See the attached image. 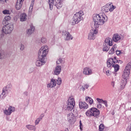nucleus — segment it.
Listing matches in <instances>:
<instances>
[{
	"label": "nucleus",
	"mask_w": 131,
	"mask_h": 131,
	"mask_svg": "<svg viewBox=\"0 0 131 131\" xmlns=\"http://www.w3.org/2000/svg\"><path fill=\"white\" fill-rule=\"evenodd\" d=\"M49 53V47L47 46L42 47L38 51V59L36 61V65L38 67L41 66L45 63V59Z\"/></svg>",
	"instance_id": "1"
},
{
	"label": "nucleus",
	"mask_w": 131,
	"mask_h": 131,
	"mask_svg": "<svg viewBox=\"0 0 131 131\" xmlns=\"http://www.w3.org/2000/svg\"><path fill=\"white\" fill-rule=\"evenodd\" d=\"M94 25L96 28H98L99 25H103L107 21V16L100 14H94L93 15Z\"/></svg>",
	"instance_id": "2"
},
{
	"label": "nucleus",
	"mask_w": 131,
	"mask_h": 131,
	"mask_svg": "<svg viewBox=\"0 0 131 131\" xmlns=\"http://www.w3.org/2000/svg\"><path fill=\"white\" fill-rule=\"evenodd\" d=\"M84 15L83 11L82 10H80V11L76 13L73 17V20L72 21L73 25H75V24H78L81 21V20L83 19L82 16Z\"/></svg>",
	"instance_id": "3"
},
{
	"label": "nucleus",
	"mask_w": 131,
	"mask_h": 131,
	"mask_svg": "<svg viewBox=\"0 0 131 131\" xmlns=\"http://www.w3.org/2000/svg\"><path fill=\"white\" fill-rule=\"evenodd\" d=\"M85 115L88 117H98L100 115V110L96 107H92L86 112Z\"/></svg>",
	"instance_id": "4"
},
{
	"label": "nucleus",
	"mask_w": 131,
	"mask_h": 131,
	"mask_svg": "<svg viewBox=\"0 0 131 131\" xmlns=\"http://www.w3.org/2000/svg\"><path fill=\"white\" fill-rule=\"evenodd\" d=\"M62 1L63 0H49L50 9H53V6H55L57 9H61L63 6Z\"/></svg>",
	"instance_id": "5"
},
{
	"label": "nucleus",
	"mask_w": 131,
	"mask_h": 131,
	"mask_svg": "<svg viewBox=\"0 0 131 131\" xmlns=\"http://www.w3.org/2000/svg\"><path fill=\"white\" fill-rule=\"evenodd\" d=\"M75 106V100L73 96H71L69 98L67 101V110L68 111H72L74 109Z\"/></svg>",
	"instance_id": "6"
},
{
	"label": "nucleus",
	"mask_w": 131,
	"mask_h": 131,
	"mask_svg": "<svg viewBox=\"0 0 131 131\" xmlns=\"http://www.w3.org/2000/svg\"><path fill=\"white\" fill-rule=\"evenodd\" d=\"M129 74H130V72L129 71L124 70L122 77L123 78V82H121V85L122 86V90L124 88L126 85V80L128 79L129 77Z\"/></svg>",
	"instance_id": "7"
},
{
	"label": "nucleus",
	"mask_w": 131,
	"mask_h": 131,
	"mask_svg": "<svg viewBox=\"0 0 131 131\" xmlns=\"http://www.w3.org/2000/svg\"><path fill=\"white\" fill-rule=\"evenodd\" d=\"M115 6H113L112 4H107L106 5L102 8L103 13H108V12H113Z\"/></svg>",
	"instance_id": "8"
},
{
	"label": "nucleus",
	"mask_w": 131,
	"mask_h": 131,
	"mask_svg": "<svg viewBox=\"0 0 131 131\" xmlns=\"http://www.w3.org/2000/svg\"><path fill=\"white\" fill-rule=\"evenodd\" d=\"M13 28L14 26H13V25L7 24L3 27L2 29V31L5 34H10V33H11L12 31H13Z\"/></svg>",
	"instance_id": "9"
},
{
	"label": "nucleus",
	"mask_w": 131,
	"mask_h": 131,
	"mask_svg": "<svg viewBox=\"0 0 131 131\" xmlns=\"http://www.w3.org/2000/svg\"><path fill=\"white\" fill-rule=\"evenodd\" d=\"M117 63H119V61L117 60V59H116V57H114V58H109L107 60L106 64L107 67L110 68L112 66L113 67V65L116 64Z\"/></svg>",
	"instance_id": "10"
},
{
	"label": "nucleus",
	"mask_w": 131,
	"mask_h": 131,
	"mask_svg": "<svg viewBox=\"0 0 131 131\" xmlns=\"http://www.w3.org/2000/svg\"><path fill=\"white\" fill-rule=\"evenodd\" d=\"M117 63H119V61L117 60V59H116V57H114V58H109L107 60L106 64L107 67L110 68L112 66L113 67V65L116 64Z\"/></svg>",
	"instance_id": "11"
},
{
	"label": "nucleus",
	"mask_w": 131,
	"mask_h": 131,
	"mask_svg": "<svg viewBox=\"0 0 131 131\" xmlns=\"http://www.w3.org/2000/svg\"><path fill=\"white\" fill-rule=\"evenodd\" d=\"M15 108L14 107L10 106L8 110H5L4 111V113L5 115H11L13 112H15Z\"/></svg>",
	"instance_id": "12"
},
{
	"label": "nucleus",
	"mask_w": 131,
	"mask_h": 131,
	"mask_svg": "<svg viewBox=\"0 0 131 131\" xmlns=\"http://www.w3.org/2000/svg\"><path fill=\"white\" fill-rule=\"evenodd\" d=\"M98 30H92L88 35V39H95V34H97Z\"/></svg>",
	"instance_id": "13"
},
{
	"label": "nucleus",
	"mask_w": 131,
	"mask_h": 131,
	"mask_svg": "<svg viewBox=\"0 0 131 131\" xmlns=\"http://www.w3.org/2000/svg\"><path fill=\"white\" fill-rule=\"evenodd\" d=\"M68 120L70 123H74L75 122V117L73 113L68 115Z\"/></svg>",
	"instance_id": "14"
},
{
	"label": "nucleus",
	"mask_w": 131,
	"mask_h": 131,
	"mask_svg": "<svg viewBox=\"0 0 131 131\" xmlns=\"http://www.w3.org/2000/svg\"><path fill=\"white\" fill-rule=\"evenodd\" d=\"M83 74L85 75H91L92 74L93 72H92V70L88 67L84 68L83 71Z\"/></svg>",
	"instance_id": "15"
},
{
	"label": "nucleus",
	"mask_w": 131,
	"mask_h": 131,
	"mask_svg": "<svg viewBox=\"0 0 131 131\" xmlns=\"http://www.w3.org/2000/svg\"><path fill=\"white\" fill-rule=\"evenodd\" d=\"M80 109H88L89 108V105L84 102H80L79 103Z\"/></svg>",
	"instance_id": "16"
},
{
	"label": "nucleus",
	"mask_w": 131,
	"mask_h": 131,
	"mask_svg": "<svg viewBox=\"0 0 131 131\" xmlns=\"http://www.w3.org/2000/svg\"><path fill=\"white\" fill-rule=\"evenodd\" d=\"M121 39V36L119 35L118 34H114L113 36V41H115V42H117V41H118Z\"/></svg>",
	"instance_id": "17"
},
{
	"label": "nucleus",
	"mask_w": 131,
	"mask_h": 131,
	"mask_svg": "<svg viewBox=\"0 0 131 131\" xmlns=\"http://www.w3.org/2000/svg\"><path fill=\"white\" fill-rule=\"evenodd\" d=\"M62 70V69H61V66H57L54 70V74L55 75H59L60 73H61V71Z\"/></svg>",
	"instance_id": "18"
},
{
	"label": "nucleus",
	"mask_w": 131,
	"mask_h": 131,
	"mask_svg": "<svg viewBox=\"0 0 131 131\" xmlns=\"http://www.w3.org/2000/svg\"><path fill=\"white\" fill-rule=\"evenodd\" d=\"M57 84L56 81L55 79H51V83L48 84V88H54Z\"/></svg>",
	"instance_id": "19"
},
{
	"label": "nucleus",
	"mask_w": 131,
	"mask_h": 131,
	"mask_svg": "<svg viewBox=\"0 0 131 131\" xmlns=\"http://www.w3.org/2000/svg\"><path fill=\"white\" fill-rule=\"evenodd\" d=\"M21 22H24L27 20V14L25 13H23L20 15V17Z\"/></svg>",
	"instance_id": "20"
},
{
	"label": "nucleus",
	"mask_w": 131,
	"mask_h": 131,
	"mask_svg": "<svg viewBox=\"0 0 131 131\" xmlns=\"http://www.w3.org/2000/svg\"><path fill=\"white\" fill-rule=\"evenodd\" d=\"M23 5V3H22V2L17 1L16 4L15 5V9H16V10H20V9L22 8Z\"/></svg>",
	"instance_id": "21"
},
{
	"label": "nucleus",
	"mask_w": 131,
	"mask_h": 131,
	"mask_svg": "<svg viewBox=\"0 0 131 131\" xmlns=\"http://www.w3.org/2000/svg\"><path fill=\"white\" fill-rule=\"evenodd\" d=\"M65 35L66 36L65 40H70V39H72L73 38L71 34H70L69 32H66Z\"/></svg>",
	"instance_id": "22"
},
{
	"label": "nucleus",
	"mask_w": 131,
	"mask_h": 131,
	"mask_svg": "<svg viewBox=\"0 0 131 131\" xmlns=\"http://www.w3.org/2000/svg\"><path fill=\"white\" fill-rule=\"evenodd\" d=\"M105 43H108L110 47H112V46H113V42H112V39H111V38H107L105 39Z\"/></svg>",
	"instance_id": "23"
},
{
	"label": "nucleus",
	"mask_w": 131,
	"mask_h": 131,
	"mask_svg": "<svg viewBox=\"0 0 131 131\" xmlns=\"http://www.w3.org/2000/svg\"><path fill=\"white\" fill-rule=\"evenodd\" d=\"M11 19V17L9 15L6 16L4 19L3 20L2 23L4 25L7 24V22L10 21Z\"/></svg>",
	"instance_id": "24"
},
{
	"label": "nucleus",
	"mask_w": 131,
	"mask_h": 131,
	"mask_svg": "<svg viewBox=\"0 0 131 131\" xmlns=\"http://www.w3.org/2000/svg\"><path fill=\"white\" fill-rule=\"evenodd\" d=\"M85 101L86 102H88L90 104V105L94 104V100H93V99H92V98L91 97H86Z\"/></svg>",
	"instance_id": "25"
},
{
	"label": "nucleus",
	"mask_w": 131,
	"mask_h": 131,
	"mask_svg": "<svg viewBox=\"0 0 131 131\" xmlns=\"http://www.w3.org/2000/svg\"><path fill=\"white\" fill-rule=\"evenodd\" d=\"M35 30V28H34V27L31 26V29H29L28 30L27 34H31L33 33V32Z\"/></svg>",
	"instance_id": "26"
},
{
	"label": "nucleus",
	"mask_w": 131,
	"mask_h": 131,
	"mask_svg": "<svg viewBox=\"0 0 131 131\" xmlns=\"http://www.w3.org/2000/svg\"><path fill=\"white\" fill-rule=\"evenodd\" d=\"M26 127L28 128V129H30V130H32L33 129L35 130V126L32 125H27Z\"/></svg>",
	"instance_id": "27"
},
{
	"label": "nucleus",
	"mask_w": 131,
	"mask_h": 131,
	"mask_svg": "<svg viewBox=\"0 0 131 131\" xmlns=\"http://www.w3.org/2000/svg\"><path fill=\"white\" fill-rule=\"evenodd\" d=\"M131 62H128L125 67V70L130 72Z\"/></svg>",
	"instance_id": "28"
},
{
	"label": "nucleus",
	"mask_w": 131,
	"mask_h": 131,
	"mask_svg": "<svg viewBox=\"0 0 131 131\" xmlns=\"http://www.w3.org/2000/svg\"><path fill=\"white\" fill-rule=\"evenodd\" d=\"M6 89L7 88H3L2 95H1V97L2 98V99L5 98L6 97V92H7V90H6Z\"/></svg>",
	"instance_id": "29"
},
{
	"label": "nucleus",
	"mask_w": 131,
	"mask_h": 131,
	"mask_svg": "<svg viewBox=\"0 0 131 131\" xmlns=\"http://www.w3.org/2000/svg\"><path fill=\"white\" fill-rule=\"evenodd\" d=\"M113 67L114 68L115 72H117L119 70V65L118 64H113Z\"/></svg>",
	"instance_id": "30"
},
{
	"label": "nucleus",
	"mask_w": 131,
	"mask_h": 131,
	"mask_svg": "<svg viewBox=\"0 0 131 131\" xmlns=\"http://www.w3.org/2000/svg\"><path fill=\"white\" fill-rule=\"evenodd\" d=\"M104 128H105V126H104V124H101L99 126V130L104 131Z\"/></svg>",
	"instance_id": "31"
},
{
	"label": "nucleus",
	"mask_w": 131,
	"mask_h": 131,
	"mask_svg": "<svg viewBox=\"0 0 131 131\" xmlns=\"http://www.w3.org/2000/svg\"><path fill=\"white\" fill-rule=\"evenodd\" d=\"M56 81L57 84H58V85H60V84H61V83H62V80L60 78H58L57 80H56Z\"/></svg>",
	"instance_id": "32"
},
{
	"label": "nucleus",
	"mask_w": 131,
	"mask_h": 131,
	"mask_svg": "<svg viewBox=\"0 0 131 131\" xmlns=\"http://www.w3.org/2000/svg\"><path fill=\"white\" fill-rule=\"evenodd\" d=\"M103 51H104L105 52H108L109 51V48L106 45L103 46Z\"/></svg>",
	"instance_id": "33"
},
{
	"label": "nucleus",
	"mask_w": 131,
	"mask_h": 131,
	"mask_svg": "<svg viewBox=\"0 0 131 131\" xmlns=\"http://www.w3.org/2000/svg\"><path fill=\"white\" fill-rule=\"evenodd\" d=\"M3 13L4 14V15H9V14H10V11L8 10H5L3 11Z\"/></svg>",
	"instance_id": "34"
},
{
	"label": "nucleus",
	"mask_w": 131,
	"mask_h": 131,
	"mask_svg": "<svg viewBox=\"0 0 131 131\" xmlns=\"http://www.w3.org/2000/svg\"><path fill=\"white\" fill-rule=\"evenodd\" d=\"M41 42L42 43H46L47 42V38H42L41 39Z\"/></svg>",
	"instance_id": "35"
},
{
	"label": "nucleus",
	"mask_w": 131,
	"mask_h": 131,
	"mask_svg": "<svg viewBox=\"0 0 131 131\" xmlns=\"http://www.w3.org/2000/svg\"><path fill=\"white\" fill-rule=\"evenodd\" d=\"M114 51L113 49H111L109 52L108 53L110 54V55H113V53H114Z\"/></svg>",
	"instance_id": "36"
},
{
	"label": "nucleus",
	"mask_w": 131,
	"mask_h": 131,
	"mask_svg": "<svg viewBox=\"0 0 131 131\" xmlns=\"http://www.w3.org/2000/svg\"><path fill=\"white\" fill-rule=\"evenodd\" d=\"M96 100L97 101V102L98 103H99V104H100V103H103V99H100V98H97Z\"/></svg>",
	"instance_id": "37"
},
{
	"label": "nucleus",
	"mask_w": 131,
	"mask_h": 131,
	"mask_svg": "<svg viewBox=\"0 0 131 131\" xmlns=\"http://www.w3.org/2000/svg\"><path fill=\"white\" fill-rule=\"evenodd\" d=\"M79 123H80V125H79L80 129L81 130H82V128H83V126L82 125V123H81V121H79Z\"/></svg>",
	"instance_id": "38"
},
{
	"label": "nucleus",
	"mask_w": 131,
	"mask_h": 131,
	"mask_svg": "<svg viewBox=\"0 0 131 131\" xmlns=\"http://www.w3.org/2000/svg\"><path fill=\"white\" fill-rule=\"evenodd\" d=\"M41 120V118H38L37 120L35 121V124H38L39 123V121Z\"/></svg>",
	"instance_id": "39"
},
{
	"label": "nucleus",
	"mask_w": 131,
	"mask_h": 131,
	"mask_svg": "<svg viewBox=\"0 0 131 131\" xmlns=\"http://www.w3.org/2000/svg\"><path fill=\"white\" fill-rule=\"evenodd\" d=\"M106 74L107 76H110V74H111V71L110 70H107L106 71Z\"/></svg>",
	"instance_id": "40"
},
{
	"label": "nucleus",
	"mask_w": 131,
	"mask_h": 131,
	"mask_svg": "<svg viewBox=\"0 0 131 131\" xmlns=\"http://www.w3.org/2000/svg\"><path fill=\"white\" fill-rule=\"evenodd\" d=\"M102 103H103V104L105 105L106 107L108 106L107 100H103V101H102Z\"/></svg>",
	"instance_id": "41"
},
{
	"label": "nucleus",
	"mask_w": 131,
	"mask_h": 131,
	"mask_svg": "<svg viewBox=\"0 0 131 131\" xmlns=\"http://www.w3.org/2000/svg\"><path fill=\"white\" fill-rule=\"evenodd\" d=\"M57 64H61L62 63V59L59 58L58 61H56Z\"/></svg>",
	"instance_id": "42"
},
{
	"label": "nucleus",
	"mask_w": 131,
	"mask_h": 131,
	"mask_svg": "<svg viewBox=\"0 0 131 131\" xmlns=\"http://www.w3.org/2000/svg\"><path fill=\"white\" fill-rule=\"evenodd\" d=\"M97 107L98 109H101V108H102V104H101L100 103L97 104Z\"/></svg>",
	"instance_id": "43"
},
{
	"label": "nucleus",
	"mask_w": 131,
	"mask_h": 131,
	"mask_svg": "<svg viewBox=\"0 0 131 131\" xmlns=\"http://www.w3.org/2000/svg\"><path fill=\"white\" fill-rule=\"evenodd\" d=\"M117 48V46H116V45H114L113 46V48L112 49H113V50L114 51H116V49Z\"/></svg>",
	"instance_id": "44"
},
{
	"label": "nucleus",
	"mask_w": 131,
	"mask_h": 131,
	"mask_svg": "<svg viewBox=\"0 0 131 131\" xmlns=\"http://www.w3.org/2000/svg\"><path fill=\"white\" fill-rule=\"evenodd\" d=\"M111 85L113 88H115V82L113 81L111 83Z\"/></svg>",
	"instance_id": "45"
},
{
	"label": "nucleus",
	"mask_w": 131,
	"mask_h": 131,
	"mask_svg": "<svg viewBox=\"0 0 131 131\" xmlns=\"http://www.w3.org/2000/svg\"><path fill=\"white\" fill-rule=\"evenodd\" d=\"M20 50H21V51H23V50H24V45H21L20 46Z\"/></svg>",
	"instance_id": "46"
},
{
	"label": "nucleus",
	"mask_w": 131,
	"mask_h": 131,
	"mask_svg": "<svg viewBox=\"0 0 131 131\" xmlns=\"http://www.w3.org/2000/svg\"><path fill=\"white\" fill-rule=\"evenodd\" d=\"M90 86L89 85H88V84H85L84 85V88H85V89H89V87Z\"/></svg>",
	"instance_id": "47"
},
{
	"label": "nucleus",
	"mask_w": 131,
	"mask_h": 131,
	"mask_svg": "<svg viewBox=\"0 0 131 131\" xmlns=\"http://www.w3.org/2000/svg\"><path fill=\"white\" fill-rule=\"evenodd\" d=\"M84 90H85V88H84V86H82L81 88H80V91H84Z\"/></svg>",
	"instance_id": "48"
},
{
	"label": "nucleus",
	"mask_w": 131,
	"mask_h": 131,
	"mask_svg": "<svg viewBox=\"0 0 131 131\" xmlns=\"http://www.w3.org/2000/svg\"><path fill=\"white\" fill-rule=\"evenodd\" d=\"M117 55H120V51H116Z\"/></svg>",
	"instance_id": "49"
},
{
	"label": "nucleus",
	"mask_w": 131,
	"mask_h": 131,
	"mask_svg": "<svg viewBox=\"0 0 131 131\" xmlns=\"http://www.w3.org/2000/svg\"><path fill=\"white\" fill-rule=\"evenodd\" d=\"M17 1L20 2V3H23V2H24V0H17Z\"/></svg>",
	"instance_id": "50"
},
{
	"label": "nucleus",
	"mask_w": 131,
	"mask_h": 131,
	"mask_svg": "<svg viewBox=\"0 0 131 131\" xmlns=\"http://www.w3.org/2000/svg\"><path fill=\"white\" fill-rule=\"evenodd\" d=\"M1 2H5V3H7L8 2V0H0Z\"/></svg>",
	"instance_id": "51"
},
{
	"label": "nucleus",
	"mask_w": 131,
	"mask_h": 131,
	"mask_svg": "<svg viewBox=\"0 0 131 131\" xmlns=\"http://www.w3.org/2000/svg\"><path fill=\"white\" fill-rule=\"evenodd\" d=\"M30 8H31V9L30 10V11H32V7H30Z\"/></svg>",
	"instance_id": "52"
},
{
	"label": "nucleus",
	"mask_w": 131,
	"mask_h": 131,
	"mask_svg": "<svg viewBox=\"0 0 131 131\" xmlns=\"http://www.w3.org/2000/svg\"><path fill=\"white\" fill-rule=\"evenodd\" d=\"M2 54L0 53V59H2Z\"/></svg>",
	"instance_id": "53"
},
{
	"label": "nucleus",
	"mask_w": 131,
	"mask_h": 131,
	"mask_svg": "<svg viewBox=\"0 0 131 131\" xmlns=\"http://www.w3.org/2000/svg\"><path fill=\"white\" fill-rule=\"evenodd\" d=\"M119 62H120V63H122V61H121V60H119Z\"/></svg>",
	"instance_id": "54"
},
{
	"label": "nucleus",
	"mask_w": 131,
	"mask_h": 131,
	"mask_svg": "<svg viewBox=\"0 0 131 131\" xmlns=\"http://www.w3.org/2000/svg\"><path fill=\"white\" fill-rule=\"evenodd\" d=\"M129 130L131 131V126L129 127Z\"/></svg>",
	"instance_id": "55"
},
{
	"label": "nucleus",
	"mask_w": 131,
	"mask_h": 131,
	"mask_svg": "<svg viewBox=\"0 0 131 131\" xmlns=\"http://www.w3.org/2000/svg\"><path fill=\"white\" fill-rule=\"evenodd\" d=\"M130 109H131V107H130Z\"/></svg>",
	"instance_id": "56"
}]
</instances>
